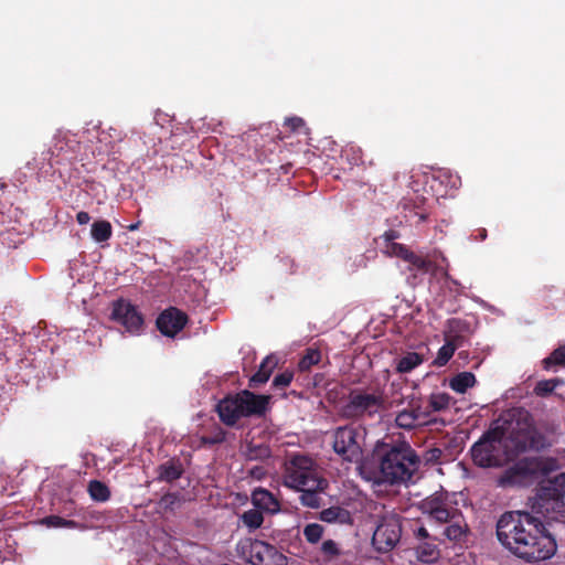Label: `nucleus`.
Listing matches in <instances>:
<instances>
[{"label":"nucleus","mask_w":565,"mask_h":565,"mask_svg":"<svg viewBox=\"0 0 565 565\" xmlns=\"http://www.w3.org/2000/svg\"><path fill=\"white\" fill-rule=\"evenodd\" d=\"M531 501L532 512L507 511L495 526L501 545L529 563L548 559L556 552L555 539L534 514L565 522V472L541 482Z\"/></svg>","instance_id":"1"},{"label":"nucleus","mask_w":565,"mask_h":565,"mask_svg":"<svg viewBox=\"0 0 565 565\" xmlns=\"http://www.w3.org/2000/svg\"><path fill=\"white\" fill-rule=\"evenodd\" d=\"M419 466L415 450L406 443L392 446L381 458L382 479L391 484L403 483L412 479Z\"/></svg>","instance_id":"2"},{"label":"nucleus","mask_w":565,"mask_h":565,"mask_svg":"<svg viewBox=\"0 0 565 565\" xmlns=\"http://www.w3.org/2000/svg\"><path fill=\"white\" fill-rule=\"evenodd\" d=\"M317 469L315 460L308 455H291L284 465L282 481L284 484L294 490L303 487H316L324 483Z\"/></svg>","instance_id":"3"},{"label":"nucleus","mask_w":565,"mask_h":565,"mask_svg":"<svg viewBox=\"0 0 565 565\" xmlns=\"http://www.w3.org/2000/svg\"><path fill=\"white\" fill-rule=\"evenodd\" d=\"M384 403L383 394L380 391L369 393L355 388L349 393L347 402L341 407L340 415L351 420L373 418L383 408Z\"/></svg>","instance_id":"4"},{"label":"nucleus","mask_w":565,"mask_h":565,"mask_svg":"<svg viewBox=\"0 0 565 565\" xmlns=\"http://www.w3.org/2000/svg\"><path fill=\"white\" fill-rule=\"evenodd\" d=\"M473 462L481 468L501 467L507 460V451L498 429L486 433L471 447Z\"/></svg>","instance_id":"5"},{"label":"nucleus","mask_w":565,"mask_h":565,"mask_svg":"<svg viewBox=\"0 0 565 565\" xmlns=\"http://www.w3.org/2000/svg\"><path fill=\"white\" fill-rule=\"evenodd\" d=\"M239 555L252 565H287V557L274 545L246 539L237 546Z\"/></svg>","instance_id":"6"},{"label":"nucleus","mask_w":565,"mask_h":565,"mask_svg":"<svg viewBox=\"0 0 565 565\" xmlns=\"http://www.w3.org/2000/svg\"><path fill=\"white\" fill-rule=\"evenodd\" d=\"M332 449L343 460L358 463L362 460L363 449L359 440L360 431L353 425L337 427L332 434Z\"/></svg>","instance_id":"7"},{"label":"nucleus","mask_w":565,"mask_h":565,"mask_svg":"<svg viewBox=\"0 0 565 565\" xmlns=\"http://www.w3.org/2000/svg\"><path fill=\"white\" fill-rule=\"evenodd\" d=\"M511 438L518 451H540L551 446L547 437L533 425L527 413L522 420L516 423V428H513Z\"/></svg>","instance_id":"8"},{"label":"nucleus","mask_w":565,"mask_h":565,"mask_svg":"<svg viewBox=\"0 0 565 565\" xmlns=\"http://www.w3.org/2000/svg\"><path fill=\"white\" fill-rule=\"evenodd\" d=\"M402 536V520L395 513L383 515L373 533L372 543L382 553L390 552L399 542Z\"/></svg>","instance_id":"9"},{"label":"nucleus","mask_w":565,"mask_h":565,"mask_svg":"<svg viewBox=\"0 0 565 565\" xmlns=\"http://www.w3.org/2000/svg\"><path fill=\"white\" fill-rule=\"evenodd\" d=\"M540 469V462L536 459H521L501 473L498 486L502 488L526 487L533 482Z\"/></svg>","instance_id":"10"},{"label":"nucleus","mask_w":565,"mask_h":565,"mask_svg":"<svg viewBox=\"0 0 565 565\" xmlns=\"http://www.w3.org/2000/svg\"><path fill=\"white\" fill-rule=\"evenodd\" d=\"M111 319L131 334L139 333L143 328L142 315L135 305L125 299L113 302Z\"/></svg>","instance_id":"11"},{"label":"nucleus","mask_w":565,"mask_h":565,"mask_svg":"<svg viewBox=\"0 0 565 565\" xmlns=\"http://www.w3.org/2000/svg\"><path fill=\"white\" fill-rule=\"evenodd\" d=\"M420 510L439 523H446L458 518L459 510L448 504L447 495L435 493L420 502Z\"/></svg>","instance_id":"12"},{"label":"nucleus","mask_w":565,"mask_h":565,"mask_svg":"<svg viewBox=\"0 0 565 565\" xmlns=\"http://www.w3.org/2000/svg\"><path fill=\"white\" fill-rule=\"evenodd\" d=\"M186 322V313L175 307H170L158 316L156 324L163 335L173 338L185 327Z\"/></svg>","instance_id":"13"},{"label":"nucleus","mask_w":565,"mask_h":565,"mask_svg":"<svg viewBox=\"0 0 565 565\" xmlns=\"http://www.w3.org/2000/svg\"><path fill=\"white\" fill-rule=\"evenodd\" d=\"M242 417L263 416L268 409L270 396L257 395L248 390L238 392Z\"/></svg>","instance_id":"14"},{"label":"nucleus","mask_w":565,"mask_h":565,"mask_svg":"<svg viewBox=\"0 0 565 565\" xmlns=\"http://www.w3.org/2000/svg\"><path fill=\"white\" fill-rule=\"evenodd\" d=\"M220 419L227 426H234L242 418V405L238 393L227 395L216 406Z\"/></svg>","instance_id":"15"},{"label":"nucleus","mask_w":565,"mask_h":565,"mask_svg":"<svg viewBox=\"0 0 565 565\" xmlns=\"http://www.w3.org/2000/svg\"><path fill=\"white\" fill-rule=\"evenodd\" d=\"M252 503L256 509L271 513L280 509L278 500L270 491L264 488H257L252 492Z\"/></svg>","instance_id":"16"},{"label":"nucleus","mask_w":565,"mask_h":565,"mask_svg":"<svg viewBox=\"0 0 565 565\" xmlns=\"http://www.w3.org/2000/svg\"><path fill=\"white\" fill-rule=\"evenodd\" d=\"M278 365V360L275 355H267L260 363L257 372L249 379V387L256 388L262 384H265L274 370Z\"/></svg>","instance_id":"17"},{"label":"nucleus","mask_w":565,"mask_h":565,"mask_svg":"<svg viewBox=\"0 0 565 565\" xmlns=\"http://www.w3.org/2000/svg\"><path fill=\"white\" fill-rule=\"evenodd\" d=\"M419 414L422 413L419 412ZM395 424L397 427L406 430H412L418 426H422L419 422L418 408H415L412 398L408 401L407 407L396 414Z\"/></svg>","instance_id":"18"},{"label":"nucleus","mask_w":565,"mask_h":565,"mask_svg":"<svg viewBox=\"0 0 565 565\" xmlns=\"http://www.w3.org/2000/svg\"><path fill=\"white\" fill-rule=\"evenodd\" d=\"M329 482L324 480L323 484H319V488L316 487H303L302 489H298V492H301L299 500L303 507L318 509L321 505L322 499L320 498V493L324 492L328 488Z\"/></svg>","instance_id":"19"},{"label":"nucleus","mask_w":565,"mask_h":565,"mask_svg":"<svg viewBox=\"0 0 565 565\" xmlns=\"http://www.w3.org/2000/svg\"><path fill=\"white\" fill-rule=\"evenodd\" d=\"M319 520L326 523H340V524H351L352 518L350 512L341 507H330L328 509L322 510L319 513Z\"/></svg>","instance_id":"20"},{"label":"nucleus","mask_w":565,"mask_h":565,"mask_svg":"<svg viewBox=\"0 0 565 565\" xmlns=\"http://www.w3.org/2000/svg\"><path fill=\"white\" fill-rule=\"evenodd\" d=\"M417 556L420 562L433 563L439 557V548L436 537L419 543L416 547Z\"/></svg>","instance_id":"21"},{"label":"nucleus","mask_w":565,"mask_h":565,"mask_svg":"<svg viewBox=\"0 0 565 565\" xmlns=\"http://www.w3.org/2000/svg\"><path fill=\"white\" fill-rule=\"evenodd\" d=\"M463 326H466V322H463L460 319L448 320L449 330L445 334V342L451 343L455 351L457 349L461 348L466 342L465 335L458 333L462 329Z\"/></svg>","instance_id":"22"},{"label":"nucleus","mask_w":565,"mask_h":565,"mask_svg":"<svg viewBox=\"0 0 565 565\" xmlns=\"http://www.w3.org/2000/svg\"><path fill=\"white\" fill-rule=\"evenodd\" d=\"M448 526L444 530V535L454 542H460L468 533V525L462 520L461 513L459 512L458 518L452 521H448Z\"/></svg>","instance_id":"23"},{"label":"nucleus","mask_w":565,"mask_h":565,"mask_svg":"<svg viewBox=\"0 0 565 565\" xmlns=\"http://www.w3.org/2000/svg\"><path fill=\"white\" fill-rule=\"evenodd\" d=\"M183 473V467L179 460H169L158 468L159 479L167 482H172L179 479Z\"/></svg>","instance_id":"24"},{"label":"nucleus","mask_w":565,"mask_h":565,"mask_svg":"<svg viewBox=\"0 0 565 565\" xmlns=\"http://www.w3.org/2000/svg\"><path fill=\"white\" fill-rule=\"evenodd\" d=\"M477 383V379L471 372H461L455 375L449 381V387L459 394H463L468 388L473 387Z\"/></svg>","instance_id":"25"},{"label":"nucleus","mask_w":565,"mask_h":565,"mask_svg":"<svg viewBox=\"0 0 565 565\" xmlns=\"http://www.w3.org/2000/svg\"><path fill=\"white\" fill-rule=\"evenodd\" d=\"M424 362V356L417 352H407L396 361L397 373H409Z\"/></svg>","instance_id":"26"},{"label":"nucleus","mask_w":565,"mask_h":565,"mask_svg":"<svg viewBox=\"0 0 565 565\" xmlns=\"http://www.w3.org/2000/svg\"><path fill=\"white\" fill-rule=\"evenodd\" d=\"M244 456L246 460H266L271 456V449L266 444L248 443L246 445Z\"/></svg>","instance_id":"27"},{"label":"nucleus","mask_w":565,"mask_h":565,"mask_svg":"<svg viewBox=\"0 0 565 565\" xmlns=\"http://www.w3.org/2000/svg\"><path fill=\"white\" fill-rule=\"evenodd\" d=\"M409 264V270H417L420 274L434 273L437 268L436 264L427 257L412 253L407 262Z\"/></svg>","instance_id":"28"},{"label":"nucleus","mask_w":565,"mask_h":565,"mask_svg":"<svg viewBox=\"0 0 565 565\" xmlns=\"http://www.w3.org/2000/svg\"><path fill=\"white\" fill-rule=\"evenodd\" d=\"M113 227L108 221L100 220L95 221L92 224L90 235L92 238L97 243H103L111 237Z\"/></svg>","instance_id":"29"},{"label":"nucleus","mask_w":565,"mask_h":565,"mask_svg":"<svg viewBox=\"0 0 565 565\" xmlns=\"http://www.w3.org/2000/svg\"><path fill=\"white\" fill-rule=\"evenodd\" d=\"M87 491L92 500L96 502H106L110 498V490L106 483L99 480H92L88 483Z\"/></svg>","instance_id":"30"},{"label":"nucleus","mask_w":565,"mask_h":565,"mask_svg":"<svg viewBox=\"0 0 565 565\" xmlns=\"http://www.w3.org/2000/svg\"><path fill=\"white\" fill-rule=\"evenodd\" d=\"M543 369L548 371L555 366L565 367V344L553 350L548 356L542 361Z\"/></svg>","instance_id":"31"},{"label":"nucleus","mask_w":565,"mask_h":565,"mask_svg":"<svg viewBox=\"0 0 565 565\" xmlns=\"http://www.w3.org/2000/svg\"><path fill=\"white\" fill-rule=\"evenodd\" d=\"M562 384H564V381L558 377L541 380L535 384L533 393L539 397H546L551 395L554 392V390Z\"/></svg>","instance_id":"32"},{"label":"nucleus","mask_w":565,"mask_h":565,"mask_svg":"<svg viewBox=\"0 0 565 565\" xmlns=\"http://www.w3.org/2000/svg\"><path fill=\"white\" fill-rule=\"evenodd\" d=\"M321 361V352L317 349H307L303 356L299 360L298 369L300 372L309 371L313 365Z\"/></svg>","instance_id":"33"},{"label":"nucleus","mask_w":565,"mask_h":565,"mask_svg":"<svg viewBox=\"0 0 565 565\" xmlns=\"http://www.w3.org/2000/svg\"><path fill=\"white\" fill-rule=\"evenodd\" d=\"M241 520L243 524L248 529L256 530L262 526L264 522V515L260 510L250 509L242 514Z\"/></svg>","instance_id":"34"},{"label":"nucleus","mask_w":565,"mask_h":565,"mask_svg":"<svg viewBox=\"0 0 565 565\" xmlns=\"http://www.w3.org/2000/svg\"><path fill=\"white\" fill-rule=\"evenodd\" d=\"M451 396L447 393H433L428 397V407L436 412L445 411L449 407Z\"/></svg>","instance_id":"35"},{"label":"nucleus","mask_w":565,"mask_h":565,"mask_svg":"<svg viewBox=\"0 0 565 565\" xmlns=\"http://www.w3.org/2000/svg\"><path fill=\"white\" fill-rule=\"evenodd\" d=\"M412 401H413L415 408L416 409L418 408V413L419 412L423 413V414H418L419 422H420L422 426L433 423V419L430 416L435 411H433V409H430V407H428V399L425 402L422 397H412Z\"/></svg>","instance_id":"36"},{"label":"nucleus","mask_w":565,"mask_h":565,"mask_svg":"<svg viewBox=\"0 0 565 565\" xmlns=\"http://www.w3.org/2000/svg\"><path fill=\"white\" fill-rule=\"evenodd\" d=\"M225 439L226 431L222 427L215 426L209 435H204L200 438V443L203 446H213L224 443Z\"/></svg>","instance_id":"37"},{"label":"nucleus","mask_w":565,"mask_h":565,"mask_svg":"<svg viewBox=\"0 0 565 565\" xmlns=\"http://www.w3.org/2000/svg\"><path fill=\"white\" fill-rule=\"evenodd\" d=\"M323 532V526L318 523H309L303 527V536L310 544L318 543L321 540Z\"/></svg>","instance_id":"38"},{"label":"nucleus","mask_w":565,"mask_h":565,"mask_svg":"<svg viewBox=\"0 0 565 565\" xmlns=\"http://www.w3.org/2000/svg\"><path fill=\"white\" fill-rule=\"evenodd\" d=\"M321 553L326 562H330L341 555L339 544L333 540H326L321 544Z\"/></svg>","instance_id":"39"},{"label":"nucleus","mask_w":565,"mask_h":565,"mask_svg":"<svg viewBox=\"0 0 565 565\" xmlns=\"http://www.w3.org/2000/svg\"><path fill=\"white\" fill-rule=\"evenodd\" d=\"M454 353L455 350L452 344L445 342V344L438 350L437 356L435 358L433 364L437 367L445 366L452 358Z\"/></svg>","instance_id":"40"},{"label":"nucleus","mask_w":565,"mask_h":565,"mask_svg":"<svg viewBox=\"0 0 565 565\" xmlns=\"http://www.w3.org/2000/svg\"><path fill=\"white\" fill-rule=\"evenodd\" d=\"M285 127L297 134H309V129L306 126L305 120L301 117H289L285 119Z\"/></svg>","instance_id":"41"},{"label":"nucleus","mask_w":565,"mask_h":565,"mask_svg":"<svg viewBox=\"0 0 565 565\" xmlns=\"http://www.w3.org/2000/svg\"><path fill=\"white\" fill-rule=\"evenodd\" d=\"M292 379H294V372L290 370H285L284 372L277 374L274 377V380L271 382V386L275 390H285L286 387H288L290 385V383L292 382Z\"/></svg>","instance_id":"42"},{"label":"nucleus","mask_w":565,"mask_h":565,"mask_svg":"<svg viewBox=\"0 0 565 565\" xmlns=\"http://www.w3.org/2000/svg\"><path fill=\"white\" fill-rule=\"evenodd\" d=\"M42 523L50 527H75L76 522L73 520H65L58 515H49L42 520Z\"/></svg>","instance_id":"43"},{"label":"nucleus","mask_w":565,"mask_h":565,"mask_svg":"<svg viewBox=\"0 0 565 565\" xmlns=\"http://www.w3.org/2000/svg\"><path fill=\"white\" fill-rule=\"evenodd\" d=\"M387 248L391 254L403 259L404 262H407L411 254L413 253L407 246L399 243H392L387 246Z\"/></svg>","instance_id":"44"},{"label":"nucleus","mask_w":565,"mask_h":565,"mask_svg":"<svg viewBox=\"0 0 565 565\" xmlns=\"http://www.w3.org/2000/svg\"><path fill=\"white\" fill-rule=\"evenodd\" d=\"M267 473V470L264 466H254L249 469L248 475L257 480L263 479Z\"/></svg>","instance_id":"45"},{"label":"nucleus","mask_w":565,"mask_h":565,"mask_svg":"<svg viewBox=\"0 0 565 565\" xmlns=\"http://www.w3.org/2000/svg\"><path fill=\"white\" fill-rule=\"evenodd\" d=\"M415 537L419 541V543L430 540L433 536L428 533L427 529L424 526H419L414 530Z\"/></svg>","instance_id":"46"},{"label":"nucleus","mask_w":565,"mask_h":565,"mask_svg":"<svg viewBox=\"0 0 565 565\" xmlns=\"http://www.w3.org/2000/svg\"><path fill=\"white\" fill-rule=\"evenodd\" d=\"M383 237L387 243H390L388 245H391L392 243H395L394 241L399 237V233L395 230H388L384 233Z\"/></svg>","instance_id":"47"},{"label":"nucleus","mask_w":565,"mask_h":565,"mask_svg":"<svg viewBox=\"0 0 565 565\" xmlns=\"http://www.w3.org/2000/svg\"><path fill=\"white\" fill-rule=\"evenodd\" d=\"M76 221H77L78 224L85 225V224H87L90 221V216H89V214L87 212L81 211L76 215Z\"/></svg>","instance_id":"48"},{"label":"nucleus","mask_w":565,"mask_h":565,"mask_svg":"<svg viewBox=\"0 0 565 565\" xmlns=\"http://www.w3.org/2000/svg\"><path fill=\"white\" fill-rule=\"evenodd\" d=\"M177 500V494L175 493H167L166 495H163L162 498V502L168 507V505H172L174 503V501Z\"/></svg>","instance_id":"49"},{"label":"nucleus","mask_w":565,"mask_h":565,"mask_svg":"<svg viewBox=\"0 0 565 565\" xmlns=\"http://www.w3.org/2000/svg\"><path fill=\"white\" fill-rule=\"evenodd\" d=\"M458 356H459V359H467V356H468V352H467V351H460V352L458 353Z\"/></svg>","instance_id":"50"},{"label":"nucleus","mask_w":565,"mask_h":565,"mask_svg":"<svg viewBox=\"0 0 565 565\" xmlns=\"http://www.w3.org/2000/svg\"><path fill=\"white\" fill-rule=\"evenodd\" d=\"M438 455H440V450H439V449H433V450H431V458H435V457H437Z\"/></svg>","instance_id":"51"},{"label":"nucleus","mask_w":565,"mask_h":565,"mask_svg":"<svg viewBox=\"0 0 565 565\" xmlns=\"http://www.w3.org/2000/svg\"><path fill=\"white\" fill-rule=\"evenodd\" d=\"M138 225H139L138 223H137V224H132V225H130L128 228H129L130 231H135V230H137V228H138Z\"/></svg>","instance_id":"52"},{"label":"nucleus","mask_w":565,"mask_h":565,"mask_svg":"<svg viewBox=\"0 0 565 565\" xmlns=\"http://www.w3.org/2000/svg\"><path fill=\"white\" fill-rule=\"evenodd\" d=\"M426 217H427V216H426L425 214H420V215H419V220H420V221H425V220H426Z\"/></svg>","instance_id":"53"},{"label":"nucleus","mask_w":565,"mask_h":565,"mask_svg":"<svg viewBox=\"0 0 565 565\" xmlns=\"http://www.w3.org/2000/svg\"><path fill=\"white\" fill-rule=\"evenodd\" d=\"M480 236H482V238L486 237V233H480Z\"/></svg>","instance_id":"54"},{"label":"nucleus","mask_w":565,"mask_h":565,"mask_svg":"<svg viewBox=\"0 0 565 565\" xmlns=\"http://www.w3.org/2000/svg\"><path fill=\"white\" fill-rule=\"evenodd\" d=\"M480 236H482V238L486 237V233H480Z\"/></svg>","instance_id":"55"}]
</instances>
